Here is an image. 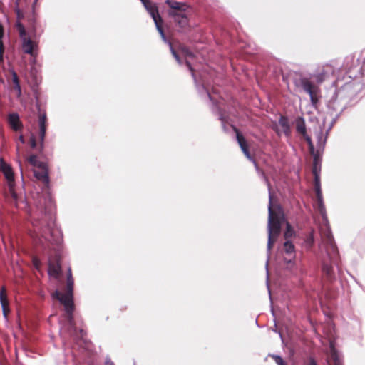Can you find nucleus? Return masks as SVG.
<instances>
[{
  "label": "nucleus",
  "mask_w": 365,
  "mask_h": 365,
  "mask_svg": "<svg viewBox=\"0 0 365 365\" xmlns=\"http://www.w3.org/2000/svg\"><path fill=\"white\" fill-rule=\"evenodd\" d=\"M334 73V68L330 65H325L319 68L316 73L313 75V78L317 83H322L329 75Z\"/></svg>",
  "instance_id": "nucleus-8"
},
{
  "label": "nucleus",
  "mask_w": 365,
  "mask_h": 365,
  "mask_svg": "<svg viewBox=\"0 0 365 365\" xmlns=\"http://www.w3.org/2000/svg\"><path fill=\"white\" fill-rule=\"evenodd\" d=\"M279 124L282 127L284 133L286 135H289L290 133V126L288 118L286 116L281 115L279 120Z\"/></svg>",
  "instance_id": "nucleus-16"
},
{
  "label": "nucleus",
  "mask_w": 365,
  "mask_h": 365,
  "mask_svg": "<svg viewBox=\"0 0 365 365\" xmlns=\"http://www.w3.org/2000/svg\"><path fill=\"white\" fill-rule=\"evenodd\" d=\"M10 192H11V197L14 200H17V195L16 193L14 192V188L11 187V185H10Z\"/></svg>",
  "instance_id": "nucleus-34"
},
{
  "label": "nucleus",
  "mask_w": 365,
  "mask_h": 365,
  "mask_svg": "<svg viewBox=\"0 0 365 365\" xmlns=\"http://www.w3.org/2000/svg\"><path fill=\"white\" fill-rule=\"evenodd\" d=\"M319 159L317 156H314L313 160V165H312V173L314 175V179H319V170L320 168H319Z\"/></svg>",
  "instance_id": "nucleus-20"
},
{
  "label": "nucleus",
  "mask_w": 365,
  "mask_h": 365,
  "mask_svg": "<svg viewBox=\"0 0 365 365\" xmlns=\"http://www.w3.org/2000/svg\"><path fill=\"white\" fill-rule=\"evenodd\" d=\"M39 170H34V176L36 179L42 181L45 185H48L49 182V178L47 169L44 165L39 168Z\"/></svg>",
  "instance_id": "nucleus-14"
},
{
  "label": "nucleus",
  "mask_w": 365,
  "mask_h": 365,
  "mask_svg": "<svg viewBox=\"0 0 365 365\" xmlns=\"http://www.w3.org/2000/svg\"><path fill=\"white\" fill-rule=\"evenodd\" d=\"M29 162L32 165L38 166V168H41V166L44 165L43 163L38 161L37 156L36 155H30L29 158Z\"/></svg>",
  "instance_id": "nucleus-26"
},
{
  "label": "nucleus",
  "mask_w": 365,
  "mask_h": 365,
  "mask_svg": "<svg viewBox=\"0 0 365 365\" xmlns=\"http://www.w3.org/2000/svg\"><path fill=\"white\" fill-rule=\"evenodd\" d=\"M140 1H141V2L143 3V4H145V3H146L147 1H148L149 0H140Z\"/></svg>",
  "instance_id": "nucleus-47"
},
{
  "label": "nucleus",
  "mask_w": 365,
  "mask_h": 365,
  "mask_svg": "<svg viewBox=\"0 0 365 365\" xmlns=\"http://www.w3.org/2000/svg\"><path fill=\"white\" fill-rule=\"evenodd\" d=\"M33 264H34V267H35L37 269H38L40 268V266H41V262H40V260H39L38 258L34 257V258L33 259Z\"/></svg>",
  "instance_id": "nucleus-32"
},
{
  "label": "nucleus",
  "mask_w": 365,
  "mask_h": 365,
  "mask_svg": "<svg viewBox=\"0 0 365 365\" xmlns=\"http://www.w3.org/2000/svg\"><path fill=\"white\" fill-rule=\"evenodd\" d=\"M61 272V266L60 258L56 256L53 259H50L48 262V274L56 278H58Z\"/></svg>",
  "instance_id": "nucleus-9"
},
{
  "label": "nucleus",
  "mask_w": 365,
  "mask_h": 365,
  "mask_svg": "<svg viewBox=\"0 0 365 365\" xmlns=\"http://www.w3.org/2000/svg\"><path fill=\"white\" fill-rule=\"evenodd\" d=\"M8 122L11 128L15 131L21 130L23 128V125L17 113H10L8 116Z\"/></svg>",
  "instance_id": "nucleus-12"
},
{
  "label": "nucleus",
  "mask_w": 365,
  "mask_h": 365,
  "mask_svg": "<svg viewBox=\"0 0 365 365\" xmlns=\"http://www.w3.org/2000/svg\"><path fill=\"white\" fill-rule=\"evenodd\" d=\"M304 242L307 249L312 247L314 243V230H312L311 232L307 235L304 240Z\"/></svg>",
  "instance_id": "nucleus-22"
},
{
  "label": "nucleus",
  "mask_w": 365,
  "mask_h": 365,
  "mask_svg": "<svg viewBox=\"0 0 365 365\" xmlns=\"http://www.w3.org/2000/svg\"><path fill=\"white\" fill-rule=\"evenodd\" d=\"M19 140L22 143H24V136L23 135H21L19 137Z\"/></svg>",
  "instance_id": "nucleus-44"
},
{
  "label": "nucleus",
  "mask_w": 365,
  "mask_h": 365,
  "mask_svg": "<svg viewBox=\"0 0 365 365\" xmlns=\"http://www.w3.org/2000/svg\"><path fill=\"white\" fill-rule=\"evenodd\" d=\"M38 126H39V140H40V146L39 150L41 152L43 149V142L46 135V131L47 129L48 123H47V117L46 113H40L38 115Z\"/></svg>",
  "instance_id": "nucleus-7"
},
{
  "label": "nucleus",
  "mask_w": 365,
  "mask_h": 365,
  "mask_svg": "<svg viewBox=\"0 0 365 365\" xmlns=\"http://www.w3.org/2000/svg\"><path fill=\"white\" fill-rule=\"evenodd\" d=\"M4 43L2 41V38H0V53H4Z\"/></svg>",
  "instance_id": "nucleus-38"
},
{
  "label": "nucleus",
  "mask_w": 365,
  "mask_h": 365,
  "mask_svg": "<svg viewBox=\"0 0 365 365\" xmlns=\"http://www.w3.org/2000/svg\"><path fill=\"white\" fill-rule=\"evenodd\" d=\"M322 271L329 279L332 278L333 269L330 264L324 263L322 265Z\"/></svg>",
  "instance_id": "nucleus-24"
},
{
  "label": "nucleus",
  "mask_w": 365,
  "mask_h": 365,
  "mask_svg": "<svg viewBox=\"0 0 365 365\" xmlns=\"http://www.w3.org/2000/svg\"><path fill=\"white\" fill-rule=\"evenodd\" d=\"M170 51L173 56V57L175 58L179 56V55L177 53V52L175 51V49L173 48L172 45L170 44Z\"/></svg>",
  "instance_id": "nucleus-36"
},
{
  "label": "nucleus",
  "mask_w": 365,
  "mask_h": 365,
  "mask_svg": "<svg viewBox=\"0 0 365 365\" xmlns=\"http://www.w3.org/2000/svg\"><path fill=\"white\" fill-rule=\"evenodd\" d=\"M30 145L31 148H35L36 147V140L35 137L32 135L30 138Z\"/></svg>",
  "instance_id": "nucleus-31"
},
{
  "label": "nucleus",
  "mask_w": 365,
  "mask_h": 365,
  "mask_svg": "<svg viewBox=\"0 0 365 365\" xmlns=\"http://www.w3.org/2000/svg\"><path fill=\"white\" fill-rule=\"evenodd\" d=\"M284 250L287 254L292 255L294 257L295 247L292 242L289 240H287L284 243Z\"/></svg>",
  "instance_id": "nucleus-21"
},
{
  "label": "nucleus",
  "mask_w": 365,
  "mask_h": 365,
  "mask_svg": "<svg viewBox=\"0 0 365 365\" xmlns=\"http://www.w3.org/2000/svg\"><path fill=\"white\" fill-rule=\"evenodd\" d=\"M13 82L14 83V88L17 91L18 95L20 96L21 93V86L19 84L18 76L16 75V73H14V74H13Z\"/></svg>",
  "instance_id": "nucleus-27"
},
{
  "label": "nucleus",
  "mask_w": 365,
  "mask_h": 365,
  "mask_svg": "<svg viewBox=\"0 0 365 365\" xmlns=\"http://www.w3.org/2000/svg\"><path fill=\"white\" fill-rule=\"evenodd\" d=\"M314 190L316 193V198L317 201H322L323 200L322 197V192L321 190V185H320V178L319 179H314Z\"/></svg>",
  "instance_id": "nucleus-18"
},
{
  "label": "nucleus",
  "mask_w": 365,
  "mask_h": 365,
  "mask_svg": "<svg viewBox=\"0 0 365 365\" xmlns=\"http://www.w3.org/2000/svg\"><path fill=\"white\" fill-rule=\"evenodd\" d=\"M3 54L4 53H0V61H3Z\"/></svg>",
  "instance_id": "nucleus-45"
},
{
  "label": "nucleus",
  "mask_w": 365,
  "mask_h": 365,
  "mask_svg": "<svg viewBox=\"0 0 365 365\" xmlns=\"http://www.w3.org/2000/svg\"><path fill=\"white\" fill-rule=\"evenodd\" d=\"M143 5L145 7L146 10L149 12L150 16H152L158 32L164 38L165 34L163 29V21L161 16L159 14L158 6H156L155 4H153L150 0L147 1L145 4Z\"/></svg>",
  "instance_id": "nucleus-6"
},
{
  "label": "nucleus",
  "mask_w": 365,
  "mask_h": 365,
  "mask_svg": "<svg viewBox=\"0 0 365 365\" xmlns=\"http://www.w3.org/2000/svg\"><path fill=\"white\" fill-rule=\"evenodd\" d=\"M67 279H73L71 269L68 270Z\"/></svg>",
  "instance_id": "nucleus-42"
},
{
  "label": "nucleus",
  "mask_w": 365,
  "mask_h": 365,
  "mask_svg": "<svg viewBox=\"0 0 365 365\" xmlns=\"http://www.w3.org/2000/svg\"><path fill=\"white\" fill-rule=\"evenodd\" d=\"M175 60L178 61V63L179 64H182V61H181V59H180V56L175 58Z\"/></svg>",
  "instance_id": "nucleus-43"
},
{
  "label": "nucleus",
  "mask_w": 365,
  "mask_h": 365,
  "mask_svg": "<svg viewBox=\"0 0 365 365\" xmlns=\"http://www.w3.org/2000/svg\"><path fill=\"white\" fill-rule=\"evenodd\" d=\"M34 227H37V226H38V225H37V222H35V223H34Z\"/></svg>",
  "instance_id": "nucleus-48"
},
{
  "label": "nucleus",
  "mask_w": 365,
  "mask_h": 365,
  "mask_svg": "<svg viewBox=\"0 0 365 365\" xmlns=\"http://www.w3.org/2000/svg\"><path fill=\"white\" fill-rule=\"evenodd\" d=\"M182 52L186 57L192 58L194 56L193 53L185 47L182 48Z\"/></svg>",
  "instance_id": "nucleus-30"
},
{
  "label": "nucleus",
  "mask_w": 365,
  "mask_h": 365,
  "mask_svg": "<svg viewBox=\"0 0 365 365\" xmlns=\"http://www.w3.org/2000/svg\"><path fill=\"white\" fill-rule=\"evenodd\" d=\"M331 359L333 361L334 365H342L339 358V356L334 349H331Z\"/></svg>",
  "instance_id": "nucleus-25"
},
{
  "label": "nucleus",
  "mask_w": 365,
  "mask_h": 365,
  "mask_svg": "<svg viewBox=\"0 0 365 365\" xmlns=\"http://www.w3.org/2000/svg\"><path fill=\"white\" fill-rule=\"evenodd\" d=\"M38 0H34L31 6V13L26 15V26L28 32L24 25L21 21L25 18L24 11L19 8V4L16 5L15 12L16 14V22L15 28L19 33L22 42V49L25 53L31 56L34 55V48L36 44L31 38H36L38 35V14L36 13L37 2Z\"/></svg>",
  "instance_id": "nucleus-1"
},
{
  "label": "nucleus",
  "mask_w": 365,
  "mask_h": 365,
  "mask_svg": "<svg viewBox=\"0 0 365 365\" xmlns=\"http://www.w3.org/2000/svg\"><path fill=\"white\" fill-rule=\"evenodd\" d=\"M105 365H114V364L110 359H107L105 362Z\"/></svg>",
  "instance_id": "nucleus-41"
},
{
  "label": "nucleus",
  "mask_w": 365,
  "mask_h": 365,
  "mask_svg": "<svg viewBox=\"0 0 365 365\" xmlns=\"http://www.w3.org/2000/svg\"><path fill=\"white\" fill-rule=\"evenodd\" d=\"M314 190L316 193V198L317 201H322L323 200L322 197V192L321 190V185H320V178L319 179H314Z\"/></svg>",
  "instance_id": "nucleus-19"
},
{
  "label": "nucleus",
  "mask_w": 365,
  "mask_h": 365,
  "mask_svg": "<svg viewBox=\"0 0 365 365\" xmlns=\"http://www.w3.org/2000/svg\"><path fill=\"white\" fill-rule=\"evenodd\" d=\"M0 303L2 307L4 316H6L9 312V304L7 299L6 290L4 287H2L0 290Z\"/></svg>",
  "instance_id": "nucleus-13"
},
{
  "label": "nucleus",
  "mask_w": 365,
  "mask_h": 365,
  "mask_svg": "<svg viewBox=\"0 0 365 365\" xmlns=\"http://www.w3.org/2000/svg\"><path fill=\"white\" fill-rule=\"evenodd\" d=\"M307 365H317V364L313 358H310L309 359V364Z\"/></svg>",
  "instance_id": "nucleus-39"
},
{
  "label": "nucleus",
  "mask_w": 365,
  "mask_h": 365,
  "mask_svg": "<svg viewBox=\"0 0 365 365\" xmlns=\"http://www.w3.org/2000/svg\"><path fill=\"white\" fill-rule=\"evenodd\" d=\"M296 130L299 134L302 135L303 136H306L307 129L303 118L299 117L296 120Z\"/></svg>",
  "instance_id": "nucleus-17"
},
{
  "label": "nucleus",
  "mask_w": 365,
  "mask_h": 365,
  "mask_svg": "<svg viewBox=\"0 0 365 365\" xmlns=\"http://www.w3.org/2000/svg\"><path fill=\"white\" fill-rule=\"evenodd\" d=\"M20 1H21V0H15V4H16V5H17V6H18L19 4H20Z\"/></svg>",
  "instance_id": "nucleus-46"
},
{
  "label": "nucleus",
  "mask_w": 365,
  "mask_h": 365,
  "mask_svg": "<svg viewBox=\"0 0 365 365\" xmlns=\"http://www.w3.org/2000/svg\"><path fill=\"white\" fill-rule=\"evenodd\" d=\"M165 3L170 7L168 11V16L173 19L175 24L182 29H187L189 27V6L185 3L173 0H166Z\"/></svg>",
  "instance_id": "nucleus-3"
},
{
  "label": "nucleus",
  "mask_w": 365,
  "mask_h": 365,
  "mask_svg": "<svg viewBox=\"0 0 365 365\" xmlns=\"http://www.w3.org/2000/svg\"><path fill=\"white\" fill-rule=\"evenodd\" d=\"M306 141L307 142V143L309 144V145L310 146L311 149L313 148V144H312V139L309 136H308L307 134H306V136H303Z\"/></svg>",
  "instance_id": "nucleus-33"
},
{
  "label": "nucleus",
  "mask_w": 365,
  "mask_h": 365,
  "mask_svg": "<svg viewBox=\"0 0 365 365\" xmlns=\"http://www.w3.org/2000/svg\"><path fill=\"white\" fill-rule=\"evenodd\" d=\"M4 28L3 26L0 24V38H2L4 36Z\"/></svg>",
  "instance_id": "nucleus-40"
},
{
  "label": "nucleus",
  "mask_w": 365,
  "mask_h": 365,
  "mask_svg": "<svg viewBox=\"0 0 365 365\" xmlns=\"http://www.w3.org/2000/svg\"><path fill=\"white\" fill-rule=\"evenodd\" d=\"M295 235V232L292 229L290 223L289 222H286V230L284 233V237L289 240V238L292 237Z\"/></svg>",
  "instance_id": "nucleus-23"
},
{
  "label": "nucleus",
  "mask_w": 365,
  "mask_h": 365,
  "mask_svg": "<svg viewBox=\"0 0 365 365\" xmlns=\"http://www.w3.org/2000/svg\"><path fill=\"white\" fill-rule=\"evenodd\" d=\"M272 358L274 360L277 365H287L283 359L278 355H272Z\"/></svg>",
  "instance_id": "nucleus-28"
},
{
  "label": "nucleus",
  "mask_w": 365,
  "mask_h": 365,
  "mask_svg": "<svg viewBox=\"0 0 365 365\" xmlns=\"http://www.w3.org/2000/svg\"><path fill=\"white\" fill-rule=\"evenodd\" d=\"M297 86H301L302 89L310 96L311 103L316 107L320 98V88L314 85L307 78L301 77L294 81Z\"/></svg>",
  "instance_id": "nucleus-5"
},
{
  "label": "nucleus",
  "mask_w": 365,
  "mask_h": 365,
  "mask_svg": "<svg viewBox=\"0 0 365 365\" xmlns=\"http://www.w3.org/2000/svg\"><path fill=\"white\" fill-rule=\"evenodd\" d=\"M322 238L326 245L327 252H329V250H330L333 254H336V247L331 232L328 230L322 235Z\"/></svg>",
  "instance_id": "nucleus-11"
},
{
  "label": "nucleus",
  "mask_w": 365,
  "mask_h": 365,
  "mask_svg": "<svg viewBox=\"0 0 365 365\" xmlns=\"http://www.w3.org/2000/svg\"><path fill=\"white\" fill-rule=\"evenodd\" d=\"M185 64H186V66H187V68H189V70H190L191 72H192V73H193V72H194V70H193V68H192V67L191 63H190V61H187V60H186V61H185Z\"/></svg>",
  "instance_id": "nucleus-37"
},
{
  "label": "nucleus",
  "mask_w": 365,
  "mask_h": 365,
  "mask_svg": "<svg viewBox=\"0 0 365 365\" xmlns=\"http://www.w3.org/2000/svg\"><path fill=\"white\" fill-rule=\"evenodd\" d=\"M268 242L267 248L271 250L281 233L282 225L286 221L282 207L273 203L272 196L269 195V203L268 207Z\"/></svg>",
  "instance_id": "nucleus-2"
},
{
  "label": "nucleus",
  "mask_w": 365,
  "mask_h": 365,
  "mask_svg": "<svg viewBox=\"0 0 365 365\" xmlns=\"http://www.w3.org/2000/svg\"><path fill=\"white\" fill-rule=\"evenodd\" d=\"M1 169L4 173L5 178L10 183L14 180V173L10 165L4 161H1Z\"/></svg>",
  "instance_id": "nucleus-15"
},
{
  "label": "nucleus",
  "mask_w": 365,
  "mask_h": 365,
  "mask_svg": "<svg viewBox=\"0 0 365 365\" xmlns=\"http://www.w3.org/2000/svg\"><path fill=\"white\" fill-rule=\"evenodd\" d=\"M234 130L236 132L237 140V142L239 143V145H240L242 151L243 152L245 155L248 159L252 160V156L250 155V150H249L248 144H247L246 140L245 139L243 135L240 133V132L236 128H234Z\"/></svg>",
  "instance_id": "nucleus-10"
},
{
  "label": "nucleus",
  "mask_w": 365,
  "mask_h": 365,
  "mask_svg": "<svg viewBox=\"0 0 365 365\" xmlns=\"http://www.w3.org/2000/svg\"><path fill=\"white\" fill-rule=\"evenodd\" d=\"M317 205H318V210L320 212V214L324 216L325 215L326 210L325 207L323 203V200L322 201H317Z\"/></svg>",
  "instance_id": "nucleus-29"
},
{
  "label": "nucleus",
  "mask_w": 365,
  "mask_h": 365,
  "mask_svg": "<svg viewBox=\"0 0 365 365\" xmlns=\"http://www.w3.org/2000/svg\"><path fill=\"white\" fill-rule=\"evenodd\" d=\"M170 51L173 56V57L175 58L179 56V55L177 53V52L175 51V49L173 48L172 45L170 44Z\"/></svg>",
  "instance_id": "nucleus-35"
},
{
  "label": "nucleus",
  "mask_w": 365,
  "mask_h": 365,
  "mask_svg": "<svg viewBox=\"0 0 365 365\" xmlns=\"http://www.w3.org/2000/svg\"><path fill=\"white\" fill-rule=\"evenodd\" d=\"M73 279H67L66 290L65 293L56 290L53 294V298L58 299L63 306L66 313V318L71 326L74 325L73 313L74 311L73 303Z\"/></svg>",
  "instance_id": "nucleus-4"
}]
</instances>
